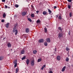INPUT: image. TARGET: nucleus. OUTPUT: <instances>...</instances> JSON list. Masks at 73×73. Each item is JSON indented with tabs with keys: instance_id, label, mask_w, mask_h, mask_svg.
Returning a JSON list of instances; mask_svg holds the SVG:
<instances>
[{
	"instance_id": "nucleus-1",
	"label": "nucleus",
	"mask_w": 73,
	"mask_h": 73,
	"mask_svg": "<svg viewBox=\"0 0 73 73\" xmlns=\"http://www.w3.org/2000/svg\"><path fill=\"white\" fill-rule=\"evenodd\" d=\"M58 38H62L63 37V34L62 33H59L58 34Z\"/></svg>"
},
{
	"instance_id": "nucleus-2",
	"label": "nucleus",
	"mask_w": 73,
	"mask_h": 73,
	"mask_svg": "<svg viewBox=\"0 0 73 73\" xmlns=\"http://www.w3.org/2000/svg\"><path fill=\"white\" fill-rule=\"evenodd\" d=\"M13 32L14 33L15 32V35H17V33H18L17 30L16 29V28H13Z\"/></svg>"
},
{
	"instance_id": "nucleus-3",
	"label": "nucleus",
	"mask_w": 73,
	"mask_h": 73,
	"mask_svg": "<svg viewBox=\"0 0 73 73\" xmlns=\"http://www.w3.org/2000/svg\"><path fill=\"white\" fill-rule=\"evenodd\" d=\"M56 59L58 61H60L61 60V57L60 56H58L56 57Z\"/></svg>"
},
{
	"instance_id": "nucleus-4",
	"label": "nucleus",
	"mask_w": 73,
	"mask_h": 73,
	"mask_svg": "<svg viewBox=\"0 0 73 73\" xmlns=\"http://www.w3.org/2000/svg\"><path fill=\"white\" fill-rule=\"evenodd\" d=\"M31 64L32 66H34V64H35V62L34 61V60H33L31 61Z\"/></svg>"
},
{
	"instance_id": "nucleus-5",
	"label": "nucleus",
	"mask_w": 73,
	"mask_h": 73,
	"mask_svg": "<svg viewBox=\"0 0 73 73\" xmlns=\"http://www.w3.org/2000/svg\"><path fill=\"white\" fill-rule=\"evenodd\" d=\"M38 42L40 43L43 42H44V40L42 39H41L38 40Z\"/></svg>"
},
{
	"instance_id": "nucleus-6",
	"label": "nucleus",
	"mask_w": 73,
	"mask_h": 73,
	"mask_svg": "<svg viewBox=\"0 0 73 73\" xmlns=\"http://www.w3.org/2000/svg\"><path fill=\"white\" fill-rule=\"evenodd\" d=\"M27 15V13L25 12V11H24L22 13V16H25Z\"/></svg>"
},
{
	"instance_id": "nucleus-7",
	"label": "nucleus",
	"mask_w": 73,
	"mask_h": 73,
	"mask_svg": "<svg viewBox=\"0 0 73 73\" xmlns=\"http://www.w3.org/2000/svg\"><path fill=\"white\" fill-rule=\"evenodd\" d=\"M7 45L8 48H11V44L10 43H8Z\"/></svg>"
},
{
	"instance_id": "nucleus-8",
	"label": "nucleus",
	"mask_w": 73,
	"mask_h": 73,
	"mask_svg": "<svg viewBox=\"0 0 73 73\" xmlns=\"http://www.w3.org/2000/svg\"><path fill=\"white\" fill-rule=\"evenodd\" d=\"M26 63L27 65H29V59H27V60Z\"/></svg>"
},
{
	"instance_id": "nucleus-9",
	"label": "nucleus",
	"mask_w": 73,
	"mask_h": 73,
	"mask_svg": "<svg viewBox=\"0 0 73 73\" xmlns=\"http://www.w3.org/2000/svg\"><path fill=\"white\" fill-rule=\"evenodd\" d=\"M29 32V29L27 28L26 29V33H28Z\"/></svg>"
},
{
	"instance_id": "nucleus-10",
	"label": "nucleus",
	"mask_w": 73,
	"mask_h": 73,
	"mask_svg": "<svg viewBox=\"0 0 73 73\" xmlns=\"http://www.w3.org/2000/svg\"><path fill=\"white\" fill-rule=\"evenodd\" d=\"M46 41L47 42H50V38H47L46 39Z\"/></svg>"
},
{
	"instance_id": "nucleus-11",
	"label": "nucleus",
	"mask_w": 73,
	"mask_h": 73,
	"mask_svg": "<svg viewBox=\"0 0 73 73\" xmlns=\"http://www.w3.org/2000/svg\"><path fill=\"white\" fill-rule=\"evenodd\" d=\"M65 68H66V66H64L63 67V68L62 69V72H64L65 71Z\"/></svg>"
},
{
	"instance_id": "nucleus-12",
	"label": "nucleus",
	"mask_w": 73,
	"mask_h": 73,
	"mask_svg": "<svg viewBox=\"0 0 73 73\" xmlns=\"http://www.w3.org/2000/svg\"><path fill=\"white\" fill-rule=\"evenodd\" d=\"M9 23H7V24L5 25L6 27L7 28H8V27H9Z\"/></svg>"
},
{
	"instance_id": "nucleus-13",
	"label": "nucleus",
	"mask_w": 73,
	"mask_h": 73,
	"mask_svg": "<svg viewBox=\"0 0 73 73\" xmlns=\"http://www.w3.org/2000/svg\"><path fill=\"white\" fill-rule=\"evenodd\" d=\"M3 59H4V57H3V56H1L0 57V61L3 60Z\"/></svg>"
},
{
	"instance_id": "nucleus-14",
	"label": "nucleus",
	"mask_w": 73,
	"mask_h": 73,
	"mask_svg": "<svg viewBox=\"0 0 73 73\" xmlns=\"http://www.w3.org/2000/svg\"><path fill=\"white\" fill-rule=\"evenodd\" d=\"M41 61H42V59L41 58H39L38 60V62H40Z\"/></svg>"
},
{
	"instance_id": "nucleus-15",
	"label": "nucleus",
	"mask_w": 73,
	"mask_h": 73,
	"mask_svg": "<svg viewBox=\"0 0 73 73\" xmlns=\"http://www.w3.org/2000/svg\"><path fill=\"white\" fill-rule=\"evenodd\" d=\"M46 13H47V12L46 11H43V14L44 15H46Z\"/></svg>"
},
{
	"instance_id": "nucleus-16",
	"label": "nucleus",
	"mask_w": 73,
	"mask_h": 73,
	"mask_svg": "<svg viewBox=\"0 0 73 73\" xmlns=\"http://www.w3.org/2000/svg\"><path fill=\"white\" fill-rule=\"evenodd\" d=\"M5 17H6V14H5V13H4L3 15V18H5Z\"/></svg>"
},
{
	"instance_id": "nucleus-17",
	"label": "nucleus",
	"mask_w": 73,
	"mask_h": 73,
	"mask_svg": "<svg viewBox=\"0 0 73 73\" xmlns=\"http://www.w3.org/2000/svg\"><path fill=\"white\" fill-rule=\"evenodd\" d=\"M58 29H59V30H60V31H61V32H62V28H61V27H58Z\"/></svg>"
},
{
	"instance_id": "nucleus-18",
	"label": "nucleus",
	"mask_w": 73,
	"mask_h": 73,
	"mask_svg": "<svg viewBox=\"0 0 73 73\" xmlns=\"http://www.w3.org/2000/svg\"><path fill=\"white\" fill-rule=\"evenodd\" d=\"M25 53V51H24V50H23L21 51V54H24Z\"/></svg>"
},
{
	"instance_id": "nucleus-19",
	"label": "nucleus",
	"mask_w": 73,
	"mask_h": 73,
	"mask_svg": "<svg viewBox=\"0 0 73 73\" xmlns=\"http://www.w3.org/2000/svg\"><path fill=\"white\" fill-rule=\"evenodd\" d=\"M17 24H18L17 23H16V24H15V26L13 28H16V27L17 26Z\"/></svg>"
},
{
	"instance_id": "nucleus-20",
	"label": "nucleus",
	"mask_w": 73,
	"mask_h": 73,
	"mask_svg": "<svg viewBox=\"0 0 73 73\" xmlns=\"http://www.w3.org/2000/svg\"><path fill=\"white\" fill-rule=\"evenodd\" d=\"M37 51L36 50H35L33 51V54H36L37 52Z\"/></svg>"
},
{
	"instance_id": "nucleus-21",
	"label": "nucleus",
	"mask_w": 73,
	"mask_h": 73,
	"mask_svg": "<svg viewBox=\"0 0 73 73\" xmlns=\"http://www.w3.org/2000/svg\"><path fill=\"white\" fill-rule=\"evenodd\" d=\"M69 60V58H66V61L68 62V61Z\"/></svg>"
},
{
	"instance_id": "nucleus-22",
	"label": "nucleus",
	"mask_w": 73,
	"mask_h": 73,
	"mask_svg": "<svg viewBox=\"0 0 73 73\" xmlns=\"http://www.w3.org/2000/svg\"><path fill=\"white\" fill-rule=\"evenodd\" d=\"M19 69L17 68L16 69V73H17L19 72Z\"/></svg>"
},
{
	"instance_id": "nucleus-23",
	"label": "nucleus",
	"mask_w": 73,
	"mask_h": 73,
	"mask_svg": "<svg viewBox=\"0 0 73 73\" xmlns=\"http://www.w3.org/2000/svg\"><path fill=\"white\" fill-rule=\"evenodd\" d=\"M44 32H47V31H48L47 30V28H44Z\"/></svg>"
},
{
	"instance_id": "nucleus-24",
	"label": "nucleus",
	"mask_w": 73,
	"mask_h": 73,
	"mask_svg": "<svg viewBox=\"0 0 73 73\" xmlns=\"http://www.w3.org/2000/svg\"><path fill=\"white\" fill-rule=\"evenodd\" d=\"M72 16V13H70V17H71Z\"/></svg>"
},
{
	"instance_id": "nucleus-25",
	"label": "nucleus",
	"mask_w": 73,
	"mask_h": 73,
	"mask_svg": "<svg viewBox=\"0 0 73 73\" xmlns=\"http://www.w3.org/2000/svg\"><path fill=\"white\" fill-rule=\"evenodd\" d=\"M26 57L25 56H23L22 58V60H25V58H26Z\"/></svg>"
},
{
	"instance_id": "nucleus-26",
	"label": "nucleus",
	"mask_w": 73,
	"mask_h": 73,
	"mask_svg": "<svg viewBox=\"0 0 73 73\" xmlns=\"http://www.w3.org/2000/svg\"><path fill=\"white\" fill-rule=\"evenodd\" d=\"M58 19L59 20H61V19H62V17H61V16L60 15L59 16Z\"/></svg>"
},
{
	"instance_id": "nucleus-27",
	"label": "nucleus",
	"mask_w": 73,
	"mask_h": 73,
	"mask_svg": "<svg viewBox=\"0 0 73 73\" xmlns=\"http://www.w3.org/2000/svg\"><path fill=\"white\" fill-rule=\"evenodd\" d=\"M28 20H29L30 22H32V20L30 18H28Z\"/></svg>"
},
{
	"instance_id": "nucleus-28",
	"label": "nucleus",
	"mask_w": 73,
	"mask_h": 73,
	"mask_svg": "<svg viewBox=\"0 0 73 73\" xmlns=\"http://www.w3.org/2000/svg\"><path fill=\"white\" fill-rule=\"evenodd\" d=\"M31 17H35V15L34 14H31Z\"/></svg>"
},
{
	"instance_id": "nucleus-29",
	"label": "nucleus",
	"mask_w": 73,
	"mask_h": 73,
	"mask_svg": "<svg viewBox=\"0 0 73 73\" xmlns=\"http://www.w3.org/2000/svg\"><path fill=\"white\" fill-rule=\"evenodd\" d=\"M68 8L69 9H70V7H71V6L70 5H68Z\"/></svg>"
},
{
	"instance_id": "nucleus-30",
	"label": "nucleus",
	"mask_w": 73,
	"mask_h": 73,
	"mask_svg": "<svg viewBox=\"0 0 73 73\" xmlns=\"http://www.w3.org/2000/svg\"><path fill=\"white\" fill-rule=\"evenodd\" d=\"M44 45L45 46H47L48 45V43L47 42H46L44 43Z\"/></svg>"
},
{
	"instance_id": "nucleus-31",
	"label": "nucleus",
	"mask_w": 73,
	"mask_h": 73,
	"mask_svg": "<svg viewBox=\"0 0 73 73\" xmlns=\"http://www.w3.org/2000/svg\"><path fill=\"white\" fill-rule=\"evenodd\" d=\"M37 23H40V20H37L36 21Z\"/></svg>"
},
{
	"instance_id": "nucleus-32",
	"label": "nucleus",
	"mask_w": 73,
	"mask_h": 73,
	"mask_svg": "<svg viewBox=\"0 0 73 73\" xmlns=\"http://www.w3.org/2000/svg\"><path fill=\"white\" fill-rule=\"evenodd\" d=\"M15 7L16 8H18V7H19V5H17V4L15 5Z\"/></svg>"
},
{
	"instance_id": "nucleus-33",
	"label": "nucleus",
	"mask_w": 73,
	"mask_h": 73,
	"mask_svg": "<svg viewBox=\"0 0 73 73\" xmlns=\"http://www.w3.org/2000/svg\"><path fill=\"white\" fill-rule=\"evenodd\" d=\"M14 64H17V61L16 60H15L13 62Z\"/></svg>"
},
{
	"instance_id": "nucleus-34",
	"label": "nucleus",
	"mask_w": 73,
	"mask_h": 73,
	"mask_svg": "<svg viewBox=\"0 0 73 73\" xmlns=\"http://www.w3.org/2000/svg\"><path fill=\"white\" fill-rule=\"evenodd\" d=\"M15 64L14 67H16L17 66V63H15V64Z\"/></svg>"
},
{
	"instance_id": "nucleus-35",
	"label": "nucleus",
	"mask_w": 73,
	"mask_h": 73,
	"mask_svg": "<svg viewBox=\"0 0 73 73\" xmlns=\"http://www.w3.org/2000/svg\"><path fill=\"white\" fill-rule=\"evenodd\" d=\"M67 1H68V2H69V3H71V2L72 1V0H67Z\"/></svg>"
},
{
	"instance_id": "nucleus-36",
	"label": "nucleus",
	"mask_w": 73,
	"mask_h": 73,
	"mask_svg": "<svg viewBox=\"0 0 73 73\" xmlns=\"http://www.w3.org/2000/svg\"><path fill=\"white\" fill-rule=\"evenodd\" d=\"M48 11L49 13H52V11L50 9H48Z\"/></svg>"
},
{
	"instance_id": "nucleus-37",
	"label": "nucleus",
	"mask_w": 73,
	"mask_h": 73,
	"mask_svg": "<svg viewBox=\"0 0 73 73\" xmlns=\"http://www.w3.org/2000/svg\"><path fill=\"white\" fill-rule=\"evenodd\" d=\"M31 7L32 9H35V8H34V6H33V5H31Z\"/></svg>"
},
{
	"instance_id": "nucleus-38",
	"label": "nucleus",
	"mask_w": 73,
	"mask_h": 73,
	"mask_svg": "<svg viewBox=\"0 0 73 73\" xmlns=\"http://www.w3.org/2000/svg\"><path fill=\"white\" fill-rule=\"evenodd\" d=\"M66 50L67 51H68V50H69V48H66Z\"/></svg>"
},
{
	"instance_id": "nucleus-39",
	"label": "nucleus",
	"mask_w": 73,
	"mask_h": 73,
	"mask_svg": "<svg viewBox=\"0 0 73 73\" xmlns=\"http://www.w3.org/2000/svg\"><path fill=\"white\" fill-rule=\"evenodd\" d=\"M57 8V6H54V9H56Z\"/></svg>"
},
{
	"instance_id": "nucleus-40",
	"label": "nucleus",
	"mask_w": 73,
	"mask_h": 73,
	"mask_svg": "<svg viewBox=\"0 0 73 73\" xmlns=\"http://www.w3.org/2000/svg\"><path fill=\"white\" fill-rule=\"evenodd\" d=\"M1 21L2 23H4V20L3 19H2L1 20Z\"/></svg>"
},
{
	"instance_id": "nucleus-41",
	"label": "nucleus",
	"mask_w": 73,
	"mask_h": 73,
	"mask_svg": "<svg viewBox=\"0 0 73 73\" xmlns=\"http://www.w3.org/2000/svg\"><path fill=\"white\" fill-rule=\"evenodd\" d=\"M7 7H8L7 6V5H5V8H6V9H7Z\"/></svg>"
},
{
	"instance_id": "nucleus-42",
	"label": "nucleus",
	"mask_w": 73,
	"mask_h": 73,
	"mask_svg": "<svg viewBox=\"0 0 73 73\" xmlns=\"http://www.w3.org/2000/svg\"><path fill=\"white\" fill-rule=\"evenodd\" d=\"M41 69L42 70H43V69H44V67H43V66H42V67L41 68Z\"/></svg>"
},
{
	"instance_id": "nucleus-43",
	"label": "nucleus",
	"mask_w": 73,
	"mask_h": 73,
	"mask_svg": "<svg viewBox=\"0 0 73 73\" xmlns=\"http://www.w3.org/2000/svg\"><path fill=\"white\" fill-rule=\"evenodd\" d=\"M2 2H5V0H2Z\"/></svg>"
},
{
	"instance_id": "nucleus-44",
	"label": "nucleus",
	"mask_w": 73,
	"mask_h": 73,
	"mask_svg": "<svg viewBox=\"0 0 73 73\" xmlns=\"http://www.w3.org/2000/svg\"><path fill=\"white\" fill-rule=\"evenodd\" d=\"M68 35H70V32L69 31L68 33Z\"/></svg>"
},
{
	"instance_id": "nucleus-45",
	"label": "nucleus",
	"mask_w": 73,
	"mask_h": 73,
	"mask_svg": "<svg viewBox=\"0 0 73 73\" xmlns=\"http://www.w3.org/2000/svg\"><path fill=\"white\" fill-rule=\"evenodd\" d=\"M36 13H38V12H39V11H37L36 12Z\"/></svg>"
},
{
	"instance_id": "nucleus-46",
	"label": "nucleus",
	"mask_w": 73,
	"mask_h": 73,
	"mask_svg": "<svg viewBox=\"0 0 73 73\" xmlns=\"http://www.w3.org/2000/svg\"><path fill=\"white\" fill-rule=\"evenodd\" d=\"M53 73V72L52 71H50L49 72V73Z\"/></svg>"
},
{
	"instance_id": "nucleus-47",
	"label": "nucleus",
	"mask_w": 73,
	"mask_h": 73,
	"mask_svg": "<svg viewBox=\"0 0 73 73\" xmlns=\"http://www.w3.org/2000/svg\"><path fill=\"white\" fill-rule=\"evenodd\" d=\"M58 17V15H56V18H57Z\"/></svg>"
},
{
	"instance_id": "nucleus-48",
	"label": "nucleus",
	"mask_w": 73,
	"mask_h": 73,
	"mask_svg": "<svg viewBox=\"0 0 73 73\" xmlns=\"http://www.w3.org/2000/svg\"><path fill=\"white\" fill-rule=\"evenodd\" d=\"M43 66V67H45V66H46V65H44Z\"/></svg>"
},
{
	"instance_id": "nucleus-49",
	"label": "nucleus",
	"mask_w": 73,
	"mask_h": 73,
	"mask_svg": "<svg viewBox=\"0 0 73 73\" xmlns=\"http://www.w3.org/2000/svg\"><path fill=\"white\" fill-rule=\"evenodd\" d=\"M71 66L72 67H73V64H72L71 65Z\"/></svg>"
},
{
	"instance_id": "nucleus-50",
	"label": "nucleus",
	"mask_w": 73,
	"mask_h": 73,
	"mask_svg": "<svg viewBox=\"0 0 73 73\" xmlns=\"http://www.w3.org/2000/svg\"><path fill=\"white\" fill-rule=\"evenodd\" d=\"M56 48H55V52H56Z\"/></svg>"
},
{
	"instance_id": "nucleus-51",
	"label": "nucleus",
	"mask_w": 73,
	"mask_h": 73,
	"mask_svg": "<svg viewBox=\"0 0 73 73\" xmlns=\"http://www.w3.org/2000/svg\"><path fill=\"white\" fill-rule=\"evenodd\" d=\"M3 39H5V38H3Z\"/></svg>"
},
{
	"instance_id": "nucleus-52",
	"label": "nucleus",
	"mask_w": 73,
	"mask_h": 73,
	"mask_svg": "<svg viewBox=\"0 0 73 73\" xmlns=\"http://www.w3.org/2000/svg\"><path fill=\"white\" fill-rule=\"evenodd\" d=\"M8 8H10V7H8Z\"/></svg>"
},
{
	"instance_id": "nucleus-53",
	"label": "nucleus",
	"mask_w": 73,
	"mask_h": 73,
	"mask_svg": "<svg viewBox=\"0 0 73 73\" xmlns=\"http://www.w3.org/2000/svg\"><path fill=\"white\" fill-rule=\"evenodd\" d=\"M16 15H14V17H16Z\"/></svg>"
},
{
	"instance_id": "nucleus-54",
	"label": "nucleus",
	"mask_w": 73,
	"mask_h": 73,
	"mask_svg": "<svg viewBox=\"0 0 73 73\" xmlns=\"http://www.w3.org/2000/svg\"><path fill=\"white\" fill-rule=\"evenodd\" d=\"M71 4H72V2H71Z\"/></svg>"
},
{
	"instance_id": "nucleus-55",
	"label": "nucleus",
	"mask_w": 73,
	"mask_h": 73,
	"mask_svg": "<svg viewBox=\"0 0 73 73\" xmlns=\"http://www.w3.org/2000/svg\"><path fill=\"white\" fill-rule=\"evenodd\" d=\"M71 5H72V4H71Z\"/></svg>"
},
{
	"instance_id": "nucleus-56",
	"label": "nucleus",
	"mask_w": 73,
	"mask_h": 73,
	"mask_svg": "<svg viewBox=\"0 0 73 73\" xmlns=\"http://www.w3.org/2000/svg\"><path fill=\"white\" fill-rule=\"evenodd\" d=\"M69 67H70V66H69Z\"/></svg>"
}]
</instances>
